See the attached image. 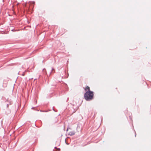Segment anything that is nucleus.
<instances>
[{"mask_svg":"<svg viewBox=\"0 0 151 151\" xmlns=\"http://www.w3.org/2000/svg\"><path fill=\"white\" fill-rule=\"evenodd\" d=\"M12 31H14V30H13V29H12Z\"/></svg>","mask_w":151,"mask_h":151,"instance_id":"7","label":"nucleus"},{"mask_svg":"<svg viewBox=\"0 0 151 151\" xmlns=\"http://www.w3.org/2000/svg\"><path fill=\"white\" fill-rule=\"evenodd\" d=\"M84 97L87 101L92 100L94 98L93 92L92 91L86 92L84 95Z\"/></svg>","mask_w":151,"mask_h":151,"instance_id":"1","label":"nucleus"},{"mask_svg":"<svg viewBox=\"0 0 151 151\" xmlns=\"http://www.w3.org/2000/svg\"><path fill=\"white\" fill-rule=\"evenodd\" d=\"M58 150L59 151H60V148H58Z\"/></svg>","mask_w":151,"mask_h":151,"instance_id":"6","label":"nucleus"},{"mask_svg":"<svg viewBox=\"0 0 151 151\" xmlns=\"http://www.w3.org/2000/svg\"><path fill=\"white\" fill-rule=\"evenodd\" d=\"M22 75H23V76H24V74H22Z\"/></svg>","mask_w":151,"mask_h":151,"instance_id":"9","label":"nucleus"},{"mask_svg":"<svg viewBox=\"0 0 151 151\" xmlns=\"http://www.w3.org/2000/svg\"><path fill=\"white\" fill-rule=\"evenodd\" d=\"M53 110L54 111H55L54 110V109H53Z\"/></svg>","mask_w":151,"mask_h":151,"instance_id":"8","label":"nucleus"},{"mask_svg":"<svg viewBox=\"0 0 151 151\" xmlns=\"http://www.w3.org/2000/svg\"><path fill=\"white\" fill-rule=\"evenodd\" d=\"M6 102H9V103L8 104H9V105H10L12 104V101H9L8 100L6 101Z\"/></svg>","mask_w":151,"mask_h":151,"instance_id":"4","label":"nucleus"},{"mask_svg":"<svg viewBox=\"0 0 151 151\" xmlns=\"http://www.w3.org/2000/svg\"><path fill=\"white\" fill-rule=\"evenodd\" d=\"M83 89L86 91V92H89L91 91L90 90V87L87 86L85 87H84Z\"/></svg>","mask_w":151,"mask_h":151,"instance_id":"2","label":"nucleus"},{"mask_svg":"<svg viewBox=\"0 0 151 151\" xmlns=\"http://www.w3.org/2000/svg\"><path fill=\"white\" fill-rule=\"evenodd\" d=\"M9 105V104H7V105H6L7 108H8Z\"/></svg>","mask_w":151,"mask_h":151,"instance_id":"5","label":"nucleus"},{"mask_svg":"<svg viewBox=\"0 0 151 151\" xmlns=\"http://www.w3.org/2000/svg\"><path fill=\"white\" fill-rule=\"evenodd\" d=\"M75 132L74 131H71L68 132V134L70 136H73L74 135Z\"/></svg>","mask_w":151,"mask_h":151,"instance_id":"3","label":"nucleus"}]
</instances>
